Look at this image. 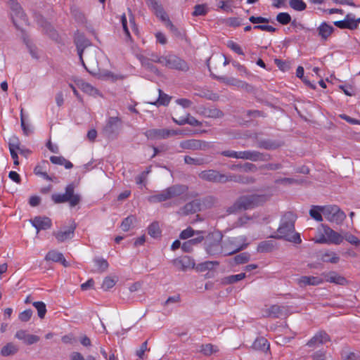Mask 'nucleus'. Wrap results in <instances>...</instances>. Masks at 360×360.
Returning a JSON list of instances; mask_svg holds the SVG:
<instances>
[{
    "instance_id": "nucleus-1",
    "label": "nucleus",
    "mask_w": 360,
    "mask_h": 360,
    "mask_svg": "<svg viewBox=\"0 0 360 360\" xmlns=\"http://www.w3.org/2000/svg\"><path fill=\"white\" fill-rule=\"evenodd\" d=\"M271 196V193L266 192L240 196L233 205L227 209V212L229 214H233L241 210L252 209L263 205L270 199Z\"/></svg>"
},
{
    "instance_id": "nucleus-2",
    "label": "nucleus",
    "mask_w": 360,
    "mask_h": 360,
    "mask_svg": "<svg viewBox=\"0 0 360 360\" xmlns=\"http://www.w3.org/2000/svg\"><path fill=\"white\" fill-rule=\"evenodd\" d=\"M277 232L276 235L271 237L276 239H285L296 244H300L302 242L300 233H295V219L291 212H288L283 216Z\"/></svg>"
},
{
    "instance_id": "nucleus-3",
    "label": "nucleus",
    "mask_w": 360,
    "mask_h": 360,
    "mask_svg": "<svg viewBox=\"0 0 360 360\" xmlns=\"http://www.w3.org/2000/svg\"><path fill=\"white\" fill-rule=\"evenodd\" d=\"M312 240L318 244L340 245L343 241V236L328 226L321 224L318 227L316 236Z\"/></svg>"
},
{
    "instance_id": "nucleus-4",
    "label": "nucleus",
    "mask_w": 360,
    "mask_h": 360,
    "mask_svg": "<svg viewBox=\"0 0 360 360\" xmlns=\"http://www.w3.org/2000/svg\"><path fill=\"white\" fill-rule=\"evenodd\" d=\"M186 187L181 185H174L162 191L148 197V201L150 203L161 202L171 200L184 193Z\"/></svg>"
},
{
    "instance_id": "nucleus-5",
    "label": "nucleus",
    "mask_w": 360,
    "mask_h": 360,
    "mask_svg": "<svg viewBox=\"0 0 360 360\" xmlns=\"http://www.w3.org/2000/svg\"><path fill=\"white\" fill-rule=\"evenodd\" d=\"M245 236L229 238L223 243V252L225 255H233L245 249L248 243Z\"/></svg>"
},
{
    "instance_id": "nucleus-6",
    "label": "nucleus",
    "mask_w": 360,
    "mask_h": 360,
    "mask_svg": "<svg viewBox=\"0 0 360 360\" xmlns=\"http://www.w3.org/2000/svg\"><path fill=\"white\" fill-rule=\"evenodd\" d=\"M51 198L55 203L68 202L71 207H75L80 201V196L75 193L72 184H69L66 186L65 193H54L52 195Z\"/></svg>"
},
{
    "instance_id": "nucleus-7",
    "label": "nucleus",
    "mask_w": 360,
    "mask_h": 360,
    "mask_svg": "<svg viewBox=\"0 0 360 360\" xmlns=\"http://www.w3.org/2000/svg\"><path fill=\"white\" fill-rule=\"evenodd\" d=\"M325 218L330 222L340 224L346 218V214L336 205H327L321 208Z\"/></svg>"
},
{
    "instance_id": "nucleus-8",
    "label": "nucleus",
    "mask_w": 360,
    "mask_h": 360,
    "mask_svg": "<svg viewBox=\"0 0 360 360\" xmlns=\"http://www.w3.org/2000/svg\"><path fill=\"white\" fill-rule=\"evenodd\" d=\"M222 235L220 233H212L206 239V252L210 255H217L223 252V245H221Z\"/></svg>"
},
{
    "instance_id": "nucleus-9",
    "label": "nucleus",
    "mask_w": 360,
    "mask_h": 360,
    "mask_svg": "<svg viewBox=\"0 0 360 360\" xmlns=\"http://www.w3.org/2000/svg\"><path fill=\"white\" fill-rule=\"evenodd\" d=\"M199 177L202 180L214 183H226L236 181L235 176L221 174L219 172L214 169L202 171L199 174Z\"/></svg>"
},
{
    "instance_id": "nucleus-10",
    "label": "nucleus",
    "mask_w": 360,
    "mask_h": 360,
    "mask_svg": "<svg viewBox=\"0 0 360 360\" xmlns=\"http://www.w3.org/2000/svg\"><path fill=\"white\" fill-rule=\"evenodd\" d=\"M223 156L236 158L250 160L252 161H257L262 160V155L257 151L245 150V151H234L231 150H224L221 153Z\"/></svg>"
},
{
    "instance_id": "nucleus-11",
    "label": "nucleus",
    "mask_w": 360,
    "mask_h": 360,
    "mask_svg": "<svg viewBox=\"0 0 360 360\" xmlns=\"http://www.w3.org/2000/svg\"><path fill=\"white\" fill-rule=\"evenodd\" d=\"M146 2L148 6L155 12L156 15L160 18L161 20L166 22V26L169 28L171 31L174 32H177V29L169 20L167 15L164 11L163 8L158 0H146Z\"/></svg>"
},
{
    "instance_id": "nucleus-12",
    "label": "nucleus",
    "mask_w": 360,
    "mask_h": 360,
    "mask_svg": "<svg viewBox=\"0 0 360 360\" xmlns=\"http://www.w3.org/2000/svg\"><path fill=\"white\" fill-rule=\"evenodd\" d=\"M181 130L168 129H150L144 132L145 136L149 139H165L169 137L182 134Z\"/></svg>"
},
{
    "instance_id": "nucleus-13",
    "label": "nucleus",
    "mask_w": 360,
    "mask_h": 360,
    "mask_svg": "<svg viewBox=\"0 0 360 360\" xmlns=\"http://www.w3.org/2000/svg\"><path fill=\"white\" fill-rule=\"evenodd\" d=\"M9 6L12 11V18L13 23L18 29L27 23V18L21 9L20 4L15 0H9Z\"/></svg>"
},
{
    "instance_id": "nucleus-14",
    "label": "nucleus",
    "mask_w": 360,
    "mask_h": 360,
    "mask_svg": "<svg viewBox=\"0 0 360 360\" xmlns=\"http://www.w3.org/2000/svg\"><path fill=\"white\" fill-rule=\"evenodd\" d=\"M75 229L76 224L72 221L69 226L61 227L58 231H54L53 235L58 243H63L74 237Z\"/></svg>"
},
{
    "instance_id": "nucleus-15",
    "label": "nucleus",
    "mask_w": 360,
    "mask_h": 360,
    "mask_svg": "<svg viewBox=\"0 0 360 360\" xmlns=\"http://www.w3.org/2000/svg\"><path fill=\"white\" fill-rule=\"evenodd\" d=\"M162 65L182 71H186L188 69L187 63L174 55L165 56Z\"/></svg>"
},
{
    "instance_id": "nucleus-16",
    "label": "nucleus",
    "mask_w": 360,
    "mask_h": 360,
    "mask_svg": "<svg viewBox=\"0 0 360 360\" xmlns=\"http://www.w3.org/2000/svg\"><path fill=\"white\" fill-rule=\"evenodd\" d=\"M330 342L328 335L323 331L316 333L307 343V346L311 349H316Z\"/></svg>"
},
{
    "instance_id": "nucleus-17",
    "label": "nucleus",
    "mask_w": 360,
    "mask_h": 360,
    "mask_svg": "<svg viewBox=\"0 0 360 360\" xmlns=\"http://www.w3.org/2000/svg\"><path fill=\"white\" fill-rule=\"evenodd\" d=\"M196 113L209 118H221L224 116L221 110L217 108H207L204 105L198 106L195 110Z\"/></svg>"
},
{
    "instance_id": "nucleus-18",
    "label": "nucleus",
    "mask_w": 360,
    "mask_h": 360,
    "mask_svg": "<svg viewBox=\"0 0 360 360\" xmlns=\"http://www.w3.org/2000/svg\"><path fill=\"white\" fill-rule=\"evenodd\" d=\"M180 146L183 149L196 150H205L209 147V144L203 141L190 139L181 141Z\"/></svg>"
},
{
    "instance_id": "nucleus-19",
    "label": "nucleus",
    "mask_w": 360,
    "mask_h": 360,
    "mask_svg": "<svg viewBox=\"0 0 360 360\" xmlns=\"http://www.w3.org/2000/svg\"><path fill=\"white\" fill-rule=\"evenodd\" d=\"M297 284L300 288H304L307 285H318L323 283V279L321 276H303L296 280Z\"/></svg>"
},
{
    "instance_id": "nucleus-20",
    "label": "nucleus",
    "mask_w": 360,
    "mask_h": 360,
    "mask_svg": "<svg viewBox=\"0 0 360 360\" xmlns=\"http://www.w3.org/2000/svg\"><path fill=\"white\" fill-rule=\"evenodd\" d=\"M322 278L323 279V282L326 281L338 285H344L347 283V281L344 276L338 274L335 271L323 274Z\"/></svg>"
},
{
    "instance_id": "nucleus-21",
    "label": "nucleus",
    "mask_w": 360,
    "mask_h": 360,
    "mask_svg": "<svg viewBox=\"0 0 360 360\" xmlns=\"http://www.w3.org/2000/svg\"><path fill=\"white\" fill-rule=\"evenodd\" d=\"M73 80L75 85L84 93L93 96L99 95V91L98 89L94 88L90 84L85 82L83 79L79 78H74Z\"/></svg>"
},
{
    "instance_id": "nucleus-22",
    "label": "nucleus",
    "mask_w": 360,
    "mask_h": 360,
    "mask_svg": "<svg viewBox=\"0 0 360 360\" xmlns=\"http://www.w3.org/2000/svg\"><path fill=\"white\" fill-rule=\"evenodd\" d=\"M334 25L340 29L356 30L357 28L354 16L351 13L346 15L343 20L335 21Z\"/></svg>"
},
{
    "instance_id": "nucleus-23",
    "label": "nucleus",
    "mask_w": 360,
    "mask_h": 360,
    "mask_svg": "<svg viewBox=\"0 0 360 360\" xmlns=\"http://www.w3.org/2000/svg\"><path fill=\"white\" fill-rule=\"evenodd\" d=\"M31 223L37 229L38 233L40 230H46L51 228V220L48 217H35L31 219Z\"/></svg>"
},
{
    "instance_id": "nucleus-24",
    "label": "nucleus",
    "mask_w": 360,
    "mask_h": 360,
    "mask_svg": "<svg viewBox=\"0 0 360 360\" xmlns=\"http://www.w3.org/2000/svg\"><path fill=\"white\" fill-rule=\"evenodd\" d=\"M15 338L23 341V342L27 345L37 343L39 340V336L29 334L24 330H18L15 335Z\"/></svg>"
},
{
    "instance_id": "nucleus-25",
    "label": "nucleus",
    "mask_w": 360,
    "mask_h": 360,
    "mask_svg": "<svg viewBox=\"0 0 360 360\" xmlns=\"http://www.w3.org/2000/svg\"><path fill=\"white\" fill-rule=\"evenodd\" d=\"M46 261H52L54 262H60L63 266L67 267L69 263L65 259L63 255L56 250H50L45 256Z\"/></svg>"
},
{
    "instance_id": "nucleus-26",
    "label": "nucleus",
    "mask_w": 360,
    "mask_h": 360,
    "mask_svg": "<svg viewBox=\"0 0 360 360\" xmlns=\"http://www.w3.org/2000/svg\"><path fill=\"white\" fill-rule=\"evenodd\" d=\"M120 120L117 117H110L104 127V132L110 136L117 131Z\"/></svg>"
},
{
    "instance_id": "nucleus-27",
    "label": "nucleus",
    "mask_w": 360,
    "mask_h": 360,
    "mask_svg": "<svg viewBox=\"0 0 360 360\" xmlns=\"http://www.w3.org/2000/svg\"><path fill=\"white\" fill-rule=\"evenodd\" d=\"M77 47V51L78 55L79 56V59L83 65V66L85 68L86 70H88L86 66L85 65V63L84 62L82 54L84 51V48L87 46L89 45V41L85 39L82 36H78L75 39Z\"/></svg>"
},
{
    "instance_id": "nucleus-28",
    "label": "nucleus",
    "mask_w": 360,
    "mask_h": 360,
    "mask_svg": "<svg viewBox=\"0 0 360 360\" xmlns=\"http://www.w3.org/2000/svg\"><path fill=\"white\" fill-rule=\"evenodd\" d=\"M283 307L278 305H272L264 309V316L267 317L279 318L283 313Z\"/></svg>"
},
{
    "instance_id": "nucleus-29",
    "label": "nucleus",
    "mask_w": 360,
    "mask_h": 360,
    "mask_svg": "<svg viewBox=\"0 0 360 360\" xmlns=\"http://www.w3.org/2000/svg\"><path fill=\"white\" fill-rule=\"evenodd\" d=\"M48 165V161H42L35 167L34 172L36 175L40 176L46 180L53 181L52 177L46 172V167Z\"/></svg>"
},
{
    "instance_id": "nucleus-30",
    "label": "nucleus",
    "mask_w": 360,
    "mask_h": 360,
    "mask_svg": "<svg viewBox=\"0 0 360 360\" xmlns=\"http://www.w3.org/2000/svg\"><path fill=\"white\" fill-rule=\"evenodd\" d=\"M19 350L18 346L13 342H8L0 350V354L2 356H9L15 355Z\"/></svg>"
},
{
    "instance_id": "nucleus-31",
    "label": "nucleus",
    "mask_w": 360,
    "mask_h": 360,
    "mask_svg": "<svg viewBox=\"0 0 360 360\" xmlns=\"http://www.w3.org/2000/svg\"><path fill=\"white\" fill-rule=\"evenodd\" d=\"M333 26L328 25L326 22H322L318 27L319 36L324 40H326L333 32Z\"/></svg>"
},
{
    "instance_id": "nucleus-32",
    "label": "nucleus",
    "mask_w": 360,
    "mask_h": 360,
    "mask_svg": "<svg viewBox=\"0 0 360 360\" xmlns=\"http://www.w3.org/2000/svg\"><path fill=\"white\" fill-rule=\"evenodd\" d=\"M321 260L323 262L337 264L340 261L338 255L333 251H326L321 255Z\"/></svg>"
},
{
    "instance_id": "nucleus-33",
    "label": "nucleus",
    "mask_w": 360,
    "mask_h": 360,
    "mask_svg": "<svg viewBox=\"0 0 360 360\" xmlns=\"http://www.w3.org/2000/svg\"><path fill=\"white\" fill-rule=\"evenodd\" d=\"M252 347L257 350H262L264 352L269 349V344L264 338H259L255 340L252 345Z\"/></svg>"
},
{
    "instance_id": "nucleus-34",
    "label": "nucleus",
    "mask_w": 360,
    "mask_h": 360,
    "mask_svg": "<svg viewBox=\"0 0 360 360\" xmlns=\"http://www.w3.org/2000/svg\"><path fill=\"white\" fill-rule=\"evenodd\" d=\"M50 161L54 165H63L65 169H71L73 167L71 162L62 156H51Z\"/></svg>"
},
{
    "instance_id": "nucleus-35",
    "label": "nucleus",
    "mask_w": 360,
    "mask_h": 360,
    "mask_svg": "<svg viewBox=\"0 0 360 360\" xmlns=\"http://www.w3.org/2000/svg\"><path fill=\"white\" fill-rule=\"evenodd\" d=\"M200 210V204L197 201H192L187 203L182 209L181 212L184 214L195 213Z\"/></svg>"
},
{
    "instance_id": "nucleus-36",
    "label": "nucleus",
    "mask_w": 360,
    "mask_h": 360,
    "mask_svg": "<svg viewBox=\"0 0 360 360\" xmlns=\"http://www.w3.org/2000/svg\"><path fill=\"white\" fill-rule=\"evenodd\" d=\"M219 352L217 346L212 344H205L200 346V352L205 356H210Z\"/></svg>"
},
{
    "instance_id": "nucleus-37",
    "label": "nucleus",
    "mask_w": 360,
    "mask_h": 360,
    "mask_svg": "<svg viewBox=\"0 0 360 360\" xmlns=\"http://www.w3.org/2000/svg\"><path fill=\"white\" fill-rule=\"evenodd\" d=\"M324 207V206H318V205H314L309 210V214L311 218H313L314 220L317 221H322L323 217H322V210L321 208Z\"/></svg>"
},
{
    "instance_id": "nucleus-38",
    "label": "nucleus",
    "mask_w": 360,
    "mask_h": 360,
    "mask_svg": "<svg viewBox=\"0 0 360 360\" xmlns=\"http://www.w3.org/2000/svg\"><path fill=\"white\" fill-rule=\"evenodd\" d=\"M159 92V97L158 99L155 102H149L151 104L155 105H167L171 100V97L169 96L167 94L162 92L160 89H158Z\"/></svg>"
},
{
    "instance_id": "nucleus-39",
    "label": "nucleus",
    "mask_w": 360,
    "mask_h": 360,
    "mask_svg": "<svg viewBox=\"0 0 360 360\" xmlns=\"http://www.w3.org/2000/svg\"><path fill=\"white\" fill-rule=\"evenodd\" d=\"M173 263L181 271H185L186 269H188L191 266L190 259L187 257L174 259Z\"/></svg>"
},
{
    "instance_id": "nucleus-40",
    "label": "nucleus",
    "mask_w": 360,
    "mask_h": 360,
    "mask_svg": "<svg viewBox=\"0 0 360 360\" xmlns=\"http://www.w3.org/2000/svg\"><path fill=\"white\" fill-rule=\"evenodd\" d=\"M165 56H158V54L156 53H151L150 55V58L148 59L147 58H143L141 60V63L143 65H148V60H151L152 62H154V63H160L161 65H163V62H164V60H165Z\"/></svg>"
},
{
    "instance_id": "nucleus-41",
    "label": "nucleus",
    "mask_w": 360,
    "mask_h": 360,
    "mask_svg": "<svg viewBox=\"0 0 360 360\" xmlns=\"http://www.w3.org/2000/svg\"><path fill=\"white\" fill-rule=\"evenodd\" d=\"M274 248L273 241L266 240L260 243L257 246V251L259 252H271Z\"/></svg>"
},
{
    "instance_id": "nucleus-42",
    "label": "nucleus",
    "mask_w": 360,
    "mask_h": 360,
    "mask_svg": "<svg viewBox=\"0 0 360 360\" xmlns=\"http://www.w3.org/2000/svg\"><path fill=\"white\" fill-rule=\"evenodd\" d=\"M121 22L123 31L124 32L125 38L124 40L127 42L131 41V37L129 32V27H128V21L126 17V15L124 13L121 16Z\"/></svg>"
},
{
    "instance_id": "nucleus-43",
    "label": "nucleus",
    "mask_w": 360,
    "mask_h": 360,
    "mask_svg": "<svg viewBox=\"0 0 360 360\" xmlns=\"http://www.w3.org/2000/svg\"><path fill=\"white\" fill-rule=\"evenodd\" d=\"M96 266V271L103 273L108 268V263L104 259L97 258L94 260Z\"/></svg>"
},
{
    "instance_id": "nucleus-44",
    "label": "nucleus",
    "mask_w": 360,
    "mask_h": 360,
    "mask_svg": "<svg viewBox=\"0 0 360 360\" xmlns=\"http://www.w3.org/2000/svg\"><path fill=\"white\" fill-rule=\"evenodd\" d=\"M100 77L103 79L110 80L112 82L117 81V79H122L124 77L119 75H115L108 70H103L101 72Z\"/></svg>"
},
{
    "instance_id": "nucleus-45",
    "label": "nucleus",
    "mask_w": 360,
    "mask_h": 360,
    "mask_svg": "<svg viewBox=\"0 0 360 360\" xmlns=\"http://www.w3.org/2000/svg\"><path fill=\"white\" fill-rule=\"evenodd\" d=\"M20 141L18 137L13 136L9 139L8 141V147L10 152L11 151H17L19 150L20 153L22 152V150L20 148Z\"/></svg>"
},
{
    "instance_id": "nucleus-46",
    "label": "nucleus",
    "mask_w": 360,
    "mask_h": 360,
    "mask_svg": "<svg viewBox=\"0 0 360 360\" xmlns=\"http://www.w3.org/2000/svg\"><path fill=\"white\" fill-rule=\"evenodd\" d=\"M184 162L186 164L192 165H202L207 162L202 158H192L188 155L184 157Z\"/></svg>"
},
{
    "instance_id": "nucleus-47",
    "label": "nucleus",
    "mask_w": 360,
    "mask_h": 360,
    "mask_svg": "<svg viewBox=\"0 0 360 360\" xmlns=\"http://www.w3.org/2000/svg\"><path fill=\"white\" fill-rule=\"evenodd\" d=\"M148 234L153 238H158L160 235V229L158 222L152 223L148 229Z\"/></svg>"
},
{
    "instance_id": "nucleus-48",
    "label": "nucleus",
    "mask_w": 360,
    "mask_h": 360,
    "mask_svg": "<svg viewBox=\"0 0 360 360\" xmlns=\"http://www.w3.org/2000/svg\"><path fill=\"white\" fill-rule=\"evenodd\" d=\"M290 6L295 11H304L307 5L302 0H290Z\"/></svg>"
},
{
    "instance_id": "nucleus-49",
    "label": "nucleus",
    "mask_w": 360,
    "mask_h": 360,
    "mask_svg": "<svg viewBox=\"0 0 360 360\" xmlns=\"http://www.w3.org/2000/svg\"><path fill=\"white\" fill-rule=\"evenodd\" d=\"M33 306L37 309L39 317L44 319L46 312V304L43 302H34Z\"/></svg>"
},
{
    "instance_id": "nucleus-50",
    "label": "nucleus",
    "mask_w": 360,
    "mask_h": 360,
    "mask_svg": "<svg viewBox=\"0 0 360 360\" xmlns=\"http://www.w3.org/2000/svg\"><path fill=\"white\" fill-rule=\"evenodd\" d=\"M245 278V273H240L239 274L236 275H231L226 277L224 278V283H234L239 281L243 280Z\"/></svg>"
},
{
    "instance_id": "nucleus-51",
    "label": "nucleus",
    "mask_w": 360,
    "mask_h": 360,
    "mask_svg": "<svg viewBox=\"0 0 360 360\" xmlns=\"http://www.w3.org/2000/svg\"><path fill=\"white\" fill-rule=\"evenodd\" d=\"M136 218L134 216H129L127 218H125L122 224H121V229L124 231H128L131 227V226L134 224Z\"/></svg>"
},
{
    "instance_id": "nucleus-52",
    "label": "nucleus",
    "mask_w": 360,
    "mask_h": 360,
    "mask_svg": "<svg viewBox=\"0 0 360 360\" xmlns=\"http://www.w3.org/2000/svg\"><path fill=\"white\" fill-rule=\"evenodd\" d=\"M276 20L282 25H287L291 20V17L288 13H279L276 16Z\"/></svg>"
},
{
    "instance_id": "nucleus-53",
    "label": "nucleus",
    "mask_w": 360,
    "mask_h": 360,
    "mask_svg": "<svg viewBox=\"0 0 360 360\" xmlns=\"http://www.w3.org/2000/svg\"><path fill=\"white\" fill-rule=\"evenodd\" d=\"M344 238L349 243L354 245L357 247H359V246L360 247V240L355 236L347 233L343 236V239Z\"/></svg>"
},
{
    "instance_id": "nucleus-54",
    "label": "nucleus",
    "mask_w": 360,
    "mask_h": 360,
    "mask_svg": "<svg viewBox=\"0 0 360 360\" xmlns=\"http://www.w3.org/2000/svg\"><path fill=\"white\" fill-rule=\"evenodd\" d=\"M207 12V9L204 4L196 5L193 12V15H205Z\"/></svg>"
},
{
    "instance_id": "nucleus-55",
    "label": "nucleus",
    "mask_w": 360,
    "mask_h": 360,
    "mask_svg": "<svg viewBox=\"0 0 360 360\" xmlns=\"http://www.w3.org/2000/svg\"><path fill=\"white\" fill-rule=\"evenodd\" d=\"M227 46L236 53L242 56L244 55L241 47L233 41H229L227 42Z\"/></svg>"
},
{
    "instance_id": "nucleus-56",
    "label": "nucleus",
    "mask_w": 360,
    "mask_h": 360,
    "mask_svg": "<svg viewBox=\"0 0 360 360\" xmlns=\"http://www.w3.org/2000/svg\"><path fill=\"white\" fill-rule=\"evenodd\" d=\"M195 233V231L192 228L188 227L181 232L179 237L181 239L185 240L193 236Z\"/></svg>"
},
{
    "instance_id": "nucleus-57",
    "label": "nucleus",
    "mask_w": 360,
    "mask_h": 360,
    "mask_svg": "<svg viewBox=\"0 0 360 360\" xmlns=\"http://www.w3.org/2000/svg\"><path fill=\"white\" fill-rule=\"evenodd\" d=\"M249 259H250V255L246 252L239 254L235 257V262L237 264L246 263L249 261Z\"/></svg>"
},
{
    "instance_id": "nucleus-58",
    "label": "nucleus",
    "mask_w": 360,
    "mask_h": 360,
    "mask_svg": "<svg viewBox=\"0 0 360 360\" xmlns=\"http://www.w3.org/2000/svg\"><path fill=\"white\" fill-rule=\"evenodd\" d=\"M115 285V281H114V279H112L110 277H106L103 280V282L102 284V288L105 290H108L112 288Z\"/></svg>"
},
{
    "instance_id": "nucleus-59",
    "label": "nucleus",
    "mask_w": 360,
    "mask_h": 360,
    "mask_svg": "<svg viewBox=\"0 0 360 360\" xmlns=\"http://www.w3.org/2000/svg\"><path fill=\"white\" fill-rule=\"evenodd\" d=\"M32 316V311L27 309L19 314V319L22 322L28 321Z\"/></svg>"
},
{
    "instance_id": "nucleus-60",
    "label": "nucleus",
    "mask_w": 360,
    "mask_h": 360,
    "mask_svg": "<svg viewBox=\"0 0 360 360\" xmlns=\"http://www.w3.org/2000/svg\"><path fill=\"white\" fill-rule=\"evenodd\" d=\"M226 23L231 27H238L242 22L239 18H229L226 20Z\"/></svg>"
},
{
    "instance_id": "nucleus-61",
    "label": "nucleus",
    "mask_w": 360,
    "mask_h": 360,
    "mask_svg": "<svg viewBox=\"0 0 360 360\" xmlns=\"http://www.w3.org/2000/svg\"><path fill=\"white\" fill-rule=\"evenodd\" d=\"M252 219V217L245 214L238 219L236 224L238 226H243L248 224L249 221H251Z\"/></svg>"
},
{
    "instance_id": "nucleus-62",
    "label": "nucleus",
    "mask_w": 360,
    "mask_h": 360,
    "mask_svg": "<svg viewBox=\"0 0 360 360\" xmlns=\"http://www.w3.org/2000/svg\"><path fill=\"white\" fill-rule=\"evenodd\" d=\"M255 30H261L262 31L269 32H274L276 31V28L271 25H255L253 27Z\"/></svg>"
},
{
    "instance_id": "nucleus-63",
    "label": "nucleus",
    "mask_w": 360,
    "mask_h": 360,
    "mask_svg": "<svg viewBox=\"0 0 360 360\" xmlns=\"http://www.w3.org/2000/svg\"><path fill=\"white\" fill-rule=\"evenodd\" d=\"M176 103L184 108H190L192 105V101L187 98H178Z\"/></svg>"
},
{
    "instance_id": "nucleus-64",
    "label": "nucleus",
    "mask_w": 360,
    "mask_h": 360,
    "mask_svg": "<svg viewBox=\"0 0 360 360\" xmlns=\"http://www.w3.org/2000/svg\"><path fill=\"white\" fill-rule=\"evenodd\" d=\"M148 342L145 341L140 347V348L136 351V355L141 358H143V355L146 351L149 350L147 347Z\"/></svg>"
}]
</instances>
